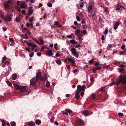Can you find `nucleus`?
<instances>
[{
  "mask_svg": "<svg viewBox=\"0 0 126 126\" xmlns=\"http://www.w3.org/2000/svg\"><path fill=\"white\" fill-rule=\"evenodd\" d=\"M40 79L41 80H43V76L41 75V73L39 71H38L36 73V78H32L30 81V85H32L33 88H36L37 85L36 84V82L38 80Z\"/></svg>",
  "mask_w": 126,
  "mask_h": 126,
  "instance_id": "1",
  "label": "nucleus"
},
{
  "mask_svg": "<svg viewBox=\"0 0 126 126\" xmlns=\"http://www.w3.org/2000/svg\"><path fill=\"white\" fill-rule=\"evenodd\" d=\"M121 82L123 84H126V76L124 77L122 76H119L118 77L116 81V84L119 85Z\"/></svg>",
  "mask_w": 126,
  "mask_h": 126,
  "instance_id": "2",
  "label": "nucleus"
},
{
  "mask_svg": "<svg viewBox=\"0 0 126 126\" xmlns=\"http://www.w3.org/2000/svg\"><path fill=\"white\" fill-rule=\"evenodd\" d=\"M16 90H19L21 93H22L24 91L26 92L27 90L25 86H21V87L18 85L15 84H13Z\"/></svg>",
  "mask_w": 126,
  "mask_h": 126,
  "instance_id": "3",
  "label": "nucleus"
},
{
  "mask_svg": "<svg viewBox=\"0 0 126 126\" xmlns=\"http://www.w3.org/2000/svg\"><path fill=\"white\" fill-rule=\"evenodd\" d=\"M86 88V86L83 85L82 86L81 85H79L77 87V89L76 91V94H79L81 91H84Z\"/></svg>",
  "mask_w": 126,
  "mask_h": 126,
  "instance_id": "4",
  "label": "nucleus"
},
{
  "mask_svg": "<svg viewBox=\"0 0 126 126\" xmlns=\"http://www.w3.org/2000/svg\"><path fill=\"white\" fill-rule=\"evenodd\" d=\"M84 122L81 119L77 120L75 124V126H84Z\"/></svg>",
  "mask_w": 126,
  "mask_h": 126,
  "instance_id": "5",
  "label": "nucleus"
},
{
  "mask_svg": "<svg viewBox=\"0 0 126 126\" xmlns=\"http://www.w3.org/2000/svg\"><path fill=\"white\" fill-rule=\"evenodd\" d=\"M71 51L73 55L77 58L78 57L79 55L76 51V49L74 47L72 48L71 50Z\"/></svg>",
  "mask_w": 126,
  "mask_h": 126,
  "instance_id": "6",
  "label": "nucleus"
},
{
  "mask_svg": "<svg viewBox=\"0 0 126 126\" xmlns=\"http://www.w3.org/2000/svg\"><path fill=\"white\" fill-rule=\"evenodd\" d=\"M20 3L21 4L20 5V6L21 8H24L27 6V5L25 4V3L24 1H21Z\"/></svg>",
  "mask_w": 126,
  "mask_h": 126,
  "instance_id": "7",
  "label": "nucleus"
},
{
  "mask_svg": "<svg viewBox=\"0 0 126 126\" xmlns=\"http://www.w3.org/2000/svg\"><path fill=\"white\" fill-rule=\"evenodd\" d=\"M32 6L29 8L28 10V14L29 15H31L33 13V10L32 9Z\"/></svg>",
  "mask_w": 126,
  "mask_h": 126,
  "instance_id": "8",
  "label": "nucleus"
},
{
  "mask_svg": "<svg viewBox=\"0 0 126 126\" xmlns=\"http://www.w3.org/2000/svg\"><path fill=\"white\" fill-rule=\"evenodd\" d=\"M27 44L28 46H29L33 48L37 46L35 44H34L32 43L28 42Z\"/></svg>",
  "mask_w": 126,
  "mask_h": 126,
  "instance_id": "9",
  "label": "nucleus"
},
{
  "mask_svg": "<svg viewBox=\"0 0 126 126\" xmlns=\"http://www.w3.org/2000/svg\"><path fill=\"white\" fill-rule=\"evenodd\" d=\"M82 114L86 116L89 115V112L87 110H86L84 111H82Z\"/></svg>",
  "mask_w": 126,
  "mask_h": 126,
  "instance_id": "10",
  "label": "nucleus"
},
{
  "mask_svg": "<svg viewBox=\"0 0 126 126\" xmlns=\"http://www.w3.org/2000/svg\"><path fill=\"white\" fill-rule=\"evenodd\" d=\"M46 54L48 55L49 56H51L53 55V53L51 50H49L47 51Z\"/></svg>",
  "mask_w": 126,
  "mask_h": 126,
  "instance_id": "11",
  "label": "nucleus"
},
{
  "mask_svg": "<svg viewBox=\"0 0 126 126\" xmlns=\"http://www.w3.org/2000/svg\"><path fill=\"white\" fill-rule=\"evenodd\" d=\"M77 36L79 40L81 41L83 40V38L82 37H83V35L80 33L78 34V35H77Z\"/></svg>",
  "mask_w": 126,
  "mask_h": 126,
  "instance_id": "12",
  "label": "nucleus"
},
{
  "mask_svg": "<svg viewBox=\"0 0 126 126\" xmlns=\"http://www.w3.org/2000/svg\"><path fill=\"white\" fill-rule=\"evenodd\" d=\"M5 20L10 21H11L12 18L11 17L9 16H7V17H5Z\"/></svg>",
  "mask_w": 126,
  "mask_h": 126,
  "instance_id": "13",
  "label": "nucleus"
},
{
  "mask_svg": "<svg viewBox=\"0 0 126 126\" xmlns=\"http://www.w3.org/2000/svg\"><path fill=\"white\" fill-rule=\"evenodd\" d=\"M80 29H77L75 31V34L76 35H78V34H80Z\"/></svg>",
  "mask_w": 126,
  "mask_h": 126,
  "instance_id": "14",
  "label": "nucleus"
},
{
  "mask_svg": "<svg viewBox=\"0 0 126 126\" xmlns=\"http://www.w3.org/2000/svg\"><path fill=\"white\" fill-rule=\"evenodd\" d=\"M119 25V23L116 22L113 27L114 29L115 30L117 29Z\"/></svg>",
  "mask_w": 126,
  "mask_h": 126,
  "instance_id": "15",
  "label": "nucleus"
},
{
  "mask_svg": "<svg viewBox=\"0 0 126 126\" xmlns=\"http://www.w3.org/2000/svg\"><path fill=\"white\" fill-rule=\"evenodd\" d=\"M68 60L70 62H71L72 64V65H74L73 64L75 63V62L74 60H73L71 58H69L68 59Z\"/></svg>",
  "mask_w": 126,
  "mask_h": 126,
  "instance_id": "16",
  "label": "nucleus"
},
{
  "mask_svg": "<svg viewBox=\"0 0 126 126\" xmlns=\"http://www.w3.org/2000/svg\"><path fill=\"white\" fill-rule=\"evenodd\" d=\"M17 77V75L16 74H14L11 76V79L12 80L16 79Z\"/></svg>",
  "mask_w": 126,
  "mask_h": 126,
  "instance_id": "17",
  "label": "nucleus"
},
{
  "mask_svg": "<svg viewBox=\"0 0 126 126\" xmlns=\"http://www.w3.org/2000/svg\"><path fill=\"white\" fill-rule=\"evenodd\" d=\"M28 125L29 126H34L35 125L34 123L33 122H29Z\"/></svg>",
  "mask_w": 126,
  "mask_h": 126,
  "instance_id": "18",
  "label": "nucleus"
},
{
  "mask_svg": "<svg viewBox=\"0 0 126 126\" xmlns=\"http://www.w3.org/2000/svg\"><path fill=\"white\" fill-rule=\"evenodd\" d=\"M70 43L73 44H76L77 43V42L74 39L70 40Z\"/></svg>",
  "mask_w": 126,
  "mask_h": 126,
  "instance_id": "19",
  "label": "nucleus"
},
{
  "mask_svg": "<svg viewBox=\"0 0 126 126\" xmlns=\"http://www.w3.org/2000/svg\"><path fill=\"white\" fill-rule=\"evenodd\" d=\"M92 9V7L90 4H89L88 8V13Z\"/></svg>",
  "mask_w": 126,
  "mask_h": 126,
  "instance_id": "20",
  "label": "nucleus"
},
{
  "mask_svg": "<svg viewBox=\"0 0 126 126\" xmlns=\"http://www.w3.org/2000/svg\"><path fill=\"white\" fill-rule=\"evenodd\" d=\"M56 63L59 65H60L61 64V61L59 60H55Z\"/></svg>",
  "mask_w": 126,
  "mask_h": 126,
  "instance_id": "21",
  "label": "nucleus"
},
{
  "mask_svg": "<svg viewBox=\"0 0 126 126\" xmlns=\"http://www.w3.org/2000/svg\"><path fill=\"white\" fill-rule=\"evenodd\" d=\"M41 123V121L40 120H39V119L37 120H36V122H35L36 124L37 125H39Z\"/></svg>",
  "mask_w": 126,
  "mask_h": 126,
  "instance_id": "22",
  "label": "nucleus"
},
{
  "mask_svg": "<svg viewBox=\"0 0 126 126\" xmlns=\"http://www.w3.org/2000/svg\"><path fill=\"white\" fill-rule=\"evenodd\" d=\"M1 122L2 123V126H5L6 125V122L5 120H1Z\"/></svg>",
  "mask_w": 126,
  "mask_h": 126,
  "instance_id": "23",
  "label": "nucleus"
},
{
  "mask_svg": "<svg viewBox=\"0 0 126 126\" xmlns=\"http://www.w3.org/2000/svg\"><path fill=\"white\" fill-rule=\"evenodd\" d=\"M20 20L21 19L19 17H17L16 18V21L18 22H19Z\"/></svg>",
  "mask_w": 126,
  "mask_h": 126,
  "instance_id": "24",
  "label": "nucleus"
},
{
  "mask_svg": "<svg viewBox=\"0 0 126 126\" xmlns=\"http://www.w3.org/2000/svg\"><path fill=\"white\" fill-rule=\"evenodd\" d=\"M6 83L9 86H12V84L10 81L8 80L7 81Z\"/></svg>",
  "mask_w": 126,
  "mask_h": 126,
  "instance_id": "25",
  "label": "nucleus"
},
{
  "mask_svg": "<svg viewBox=\"0 0 126 126\" xmlns=\"http://www.w3.org/2000/svg\"><path fill=\"white\" fill-rule=\"evenodd\" d=\"M65 111H67L68 112V113H69V114L70 113H71L72 112V111L70 109H66L65 110Z\"/></svg>",
  "mask_w": 126,
  "mask_h": 126,
  "instance_id": "26",
  "label": "nucleus"
},
{
  "mask_svg": "<svg viewBox=\"0 0 126 126\" xmlns=\"http://www.w3.org/2000/svg\"><path fill=\"white\" fill-rule=\"evenodd\" d=\"M74 34L71 33V35H67L66 36V37L68 38H72V37L73 35H74Z\"/></svg>",
  "mask_w": 126,
  "mask_h": 126,
  "instance_id": "27",
  "label": "nucleus"
},
{
  "mask_svg": "<svg viewBox=\"0 0 126 126\" xmlns=\"http://www.w3.org/2000/svg\"><path fill=\"white\" fill-rule=\"evenodd\" d=\"M50 86V84L49 82L47 81L46 83V86L47 87H49Z\"/></svg>",
  "mask_w": 126,
  "mask_h": 126,
  "instance_id": "28",
  "label": "nucleus"
},
{
  "mask_svg": "<svg viewBox=\"0 0 126 126\" xmlns=\"http://www.w3.org/2000/svg\"><path fill=\"white\" fill-rule=\"evenodd\" d=\"M81 32L82 33L84 34H85L87 33V32L85 30H84L83 31L81 30Z\"/></svg>",
  "mask_w": 126,
  "mask_h": 126,
  "instance_id": "29",
  "label": "nucleus"
},
{
  "mask_svg": "<svg viewBox=\"0 0 126 126\" xmlns=\"http://www.w3.org/2000/svg\"><path fill=\"white\" fill-rule=\"evenodd\" d=\"M11 126H15L16 125V123L14 122H11Z\"/></svg>",
  "mask_w": 126,
  "mask_h": 126,
  "instance_id": "30",
  "label": "nucleus"
},
{
  "mask_svg": "<svg viewBox=\"0 0 126 126\" xmlns=\"http://www.w3.org/2000/svg\"><path fill=\"white\" fill-rule=\"evenodd\" d=\"M54 48L57 50H58V46L57 43L55 44L54 45Z\"/></svg>",
  "mask_w": 126,
  "mask_h": 126,
  "instance_id": "31",
  "label": "nucleus"
},
{
  "mask_svg": "<svg viewBox=\"0 0 126 126\" xmlns=\"http://www.w3.org/2000/svg\"><path fill=\"white\" fill-rule=\"evenodd\" d=\"M22 37L23 38L25 39H28V37L27 36H24V34H22Z\"/></svg>",
  "mask_w": 126,
  "mask_h": 126,
  "instance_id": "32",
  "label": "nucleus"
},
{
  "mask_svg": "<svg viewBox=\"0 0 126 126\" xmlns=\"http://www.w3.org/2000/svg\"><path fill=\"white\" fill-rule=\"evenodd\" d=\"M95 69L96 70H99L101 69V68L100 66H96L95 67Z\"/></svg>",
  "mask_w": 126,
  "mask_h": 126,
  "instance_id": "33",
  "label": "nucleus"
},
{
  "mask_svg": "<svg viewBox=\"0 0 126 126\" xmlns=\"http://www.w3.org/2000/svg\"><path fill=\"white\" fill-rule=\"evenodd\" d=\"M6 58L5 57H3V58L2 60V61L1 62L2 63H4V62Z\"/></svg>",
  "mask_w": 126,
  "mask_h": 126,
  "instance_id": "34",
  "label": "nucleus"
},
{
  "mask_svg": "<svg viewBox=\"0 0 126 126\" xmlns=\"http://www.w3.org/2000/svg\"><path fill=\"white\" fill-rule=\"evenodd\" d=\"M47 4L48 6L50 7H51L52 6V4L51 3L48 2Z\"/></svg>",
  "mask_w": 126,
  "mask_h": 126,
  "instance_id": "35",
  "label": "nucleus"
},
{
  "mask_svg": "<svg viewBox=\"0 0 126 126\" xmlns=\"http://www.w3.org/2000/svg\"><path fill=\"white\" fill-rule=\"evenodd\" d=\"M40 41L41 42V43H40V45H42L44 43V41L43 39H41L40 40Z\"/></svg>",
  "mask_w": 126,
  "mask_h": 126,
  "instance_id": "36",
  "label": "nucleus"
},
{
  "mask_svg": "<svg viewBox=\"0 0 126 126\" xmlns=\"http://www.w3.org/2000/svg\"><path fill=\"white\" fill-rule=\"evenodd\" d=\"M9 41L13 43L14 42V41L13 40V39L12 38H11L9 39Z\"/></svg>",
  "mask_w": 126,
  "mask_h": 126,
  "instance_id": "37",
  "label": "nucleus"
},
{
  "mask_svg": "<svg viewBox=\"0 0 126 126\" xmlns=\"http://www.w3.org/2000/svg\"><path fill=\"white\" fill-rule=\"evenodd\" d=\"M75 96L76 97V98L77 99L79 98V97H80V96H79V94H75Z\"/></svg>",
  "mask_w": 126,
  "mask_h": 126,
  "instance_id": "38",
  "label": "nucleus"
},
{
  "mask_svg": "<svg viewBox=\"0 0 126 126\" xmlns=\"http://www.w3.org/2000/svg\"><path fill=\"white\" fill-rule=\"evenodd\" d=\"M65 112H64V111H63V114H65L66 115L68 116V112L67 111H65Z\"/></svg>",
  "mask_w": 126,
  "mask_h": 126,
  "instance_id": "39",
  "label": "nucleus"
},
{
  "mask_svg": "<svg viewBox=\"0 0 126 126\" xmlns=\"http://www.w3.org/2000/svg\"><path fill=\"white\" fill-rule=\"evenodd\" d=\"M95 94H93L92 95V98H93V99H94H94H95V98H96V97H95Z\"/></svg>",
  "mask_w": 126,
  "mask_h": 126,
  "instance_id": "40",
  "label": "nucleus"
},
{
  "mask_svg": "<svg viewBox=\"0 0 126 126\" xmlns=\"http://www.w3.org/2000/svg\"><path fill=\"white\" fill-rule=\"evenodd\" d=\"M43 78H44V80H46L47 79V76L46 74L45 75Z\"/></svg>",
  "mask_w": 126,
  "mask_h": 126,
  "instance_id": "41",
  "label": "nucleus"
},
{
  "mask_svg": "<svg viewBox=\"0 0 126 126\" xmlns=\"http://www.w3.org/2000/svg\"><path fill=\"white\" fill-rule=\"evenodd\" d=\"M47 48V47H46V46H43V47H41V49L42 51H44V48Z\"/></svg>",
  "mask_w": 126,
  "mask_h": 126,
  "instance_id": "42",
  "label": "nucleus"
},
{
  "mask_svg": "<svg viewBox=\"0 0 126 126\" xmlns=\"http://www.w3.org/2000/svg\"><path fill=\"white\" fill-rule=\"evenodd\" d=\"M124 71V69L123 68L120 69L119 71L120 73H122Z\"/></svg>",
  "mask_w": 126,
  "mask_h": 126,
  "instance_id": "43",
  "label": "nucleus"
},
{
  "mask_svg": "<svg viewBox=\"0 0 126 126\" xmlns=\"http://www.w3.org/2000/svg\"><path fill=\"white\" fill-rule=\"evenodd\" d=\"M1 19H4V20H5V16H3L2 14H1Z\"/></svg>",
  "mask_w": 126,
  "mask_h": 126,
  "instance_id": "44",
  "label": "nucleus"
},
{
  "mask_svg": "<svg viewBox=\"0 0 126 126\" xmlns=\"http://www.w3.org/2000/svg\"><path fill=\"white\" fill-rule=\"evenodd\" d=\"M108 29H106L105 30V32H104V34H107L108 33Z\"/></svg>",
  "mask_w": 126,
  "mask_h": 126,
  "instance_id": "45",
  "label": "nucleus"
},
{
  "mask_svg": "<svg viewBox=\"0 0 126 126\" xmlns=\"http://www.w3.org/2000/svg\"><path fill=\"white\" fill-rule=\"evenodd\" d=\"M118 115L119 116H122L123 115V114L122 113L119 112L118 113Z\"/></svg>",
  "mask_w": 126,
  "mask_h": 126,
  "instance_id": "46",
  "label": "nucleus"
},
{
  "mask_svg": "<svg viewBox=\"0 0 126 126\" xmlns=\"http://www.w3.org/2000/svg\"><path fill=\"white\" fill-rule=\"evenodd\" d=\"M59 23V22L57 21H55L54 22V24L55 25H58Z\"/></svg>",
  "mask_w": 126,
  "mask_h": 126,
  "instance_id": "47",
  "label": "nucleus"
},
{
  "mask_svg": "<svg viewBox=\"0 0 126 126\" xmlns=\"http://www.w3.org/2000/svg\"><path fill=\"white\" fill-rule=\"evenodd\" d=\"M81 45H80L78 44L76 46H74V47L76 48H78L80 47Z\"/></svg>",
  "mask_w": 126,
  "mask_h": 126,
  "instance_id": "48",
  "label": "nucleus"
},
{
  "mask_svg": "<svg viewBox=\"0 0 126 126\" xmlns=\"http://www.w3.org/2000/svg\"><path fill=\"white\" fill-rule=\"evenodd\" d=\"M33 17H32L31 18H30L29 20V21L30 22H32L33 19Z\"/></svg>",
  "mask_w": 126,
  "mask_h": 126,
  "instance_id": "49",
  "label": "nucleus"
},
{
  "mask_svg": "<svg viewBox=\"0 0 126 126\" xmlns=\"http://www.w3.org/2000/svg\"><path fill=\"white\" fill-rule=\"evenodd\" d=\"M33 55H34L33 52H32V53L30 54L29 55V56L30 57H32L33 56Z\"/></svg>",
  "mask_w": 126,
  "mask_h": 126,
  "instance_id": "50",
  "label": "nucleus"
},
{
  "mask_svg": "<svg viewBox=\"0 0 126 126\" xmlns=\"http://www.w3.org/2000/svg\"><path fill=\"white\" fill-rule=\"evenodd\" d=\"M93 60H94V59H92V60H90V61H89V63L91 64H92L93 62Z\"/></svg>",
  "mask_w": 126,
  "mask_h": 126,
  "instance_id": "51",
  "label": "nucleus"
},
{
  "mask_svg": "<svg viewBox=\"0 0 126 126\" xmlns=\"http://www.w3.org/2000/svg\"><path fill=\"white\" fill-rule=\"evenodd\" d=\"M103 19L101 18H100L99 19V21L100 22H101L103 21Z\"/></svg>",
  "mask_w": 126,
  "mask_h": 126,
  "instance_id": "52",
  "label": "nucleus"
},
{
  "mask_svg": "<svg viewBox=\"0 0 126 126\" xmlns=\"http://www.w3.org/2000/svg\"><path fill=\"white\" fill-rule=\"evenodd\" d=\"M76 18L77 20L78 21H80V18L78 16H76Z\"/></svg>",
  "mask_w": 126,
  "mask_h": 126,
  "instance_id": "53",
  "label": "nucleus"
},
{
  "mask_svg": "<svg viewBox=\"0 0 126 126\" xmlns=\"http://www.w3.org/2000/svg\"><path fill=\"white\" fill-rule=\"evenodd\" d=\"M9 62L8 61H6L5 62L4 64H8L9 63Z\"/></svg>",
  "mask_w": 126,
  "mask_h": 126,
  "instance_id": "54",
  "label": "nucleus"
},
{
  "mask_svg": "<svg viewBox=\"0 0 126 126\" xmlns=\"http://www.w3.org/2000/svg\"><path fill=\"white\" fill-rule=\"evenodd\" d=\"M112 47V45L111 44L109 45L107 47L108 48H111Z\"/></svg>",
  "mask_w": 126,
  "mask_h": 126,
  "instance_id": "55",
  "label": "nucleus"
},
{
  "mask_svg": "<svg viewBox=\"0 0 126 126\" xmlns=\"http://www.w3.org/2000/svg\"><path fill=\"white\" fill-rule=\"evenodd\" d=\"M119 53L121 55H122L124 53V52L123 51H121L119 52Z\"/></svg>",
  "mask_w": 126,
  "mask_h": 126,
  "instance_id": "56",
  "label": "nucleus"
},
{
  "mask_svg": "<svg viewBox=\"0 0 126 126\" xmlns=\"http://www.w3.org/2000/svg\"><path fill=\"white\" fill-rule=\"evenodd\" d=\"M43 5V4L42 3H40L39 4V6H38V8H40L41 6H42Z\"/></svg>",
  "mask_w": 126,
  "mask_h": 126,
  "instance_id": "57",
  "label": "nucleus"
},
{
  "mask_svg": "<svg viewBox=\"0 0 126 126\" xmlns=\"http://www.w3.org/2000/svg\"><path fill=\"white\" fill-rule=\"evenodd\" d=\"M26 32H27L28 34L29 35H30L31 33V32H30V31L29 30H27V31H26Z\"/></svg>",
  "mask_w": 126,
  "mask_h": 126,
  "instance_id": "58",
  "label": "nucleus"
},
{
  "mask_svg": "<svg viewBox=\"0 0 126 126\" xmlns=\"http://www.w3.org/2000/svg\"><path fill=\"white\" fill-rule=\"evenodd\" d=\"M78 71V70L77 69H75L73 71V72L75 73H76Z\"/></svg>",
  "mask_w": 126,
  "mask_h": 126,
  "instance_id": "59",
  "label": "nucleus"
},
{
  "mask_svg": "<svg viewBox=\"0 0 126 126\" xmlns=\"http://www.w3.org/2000/svg\"><path fill=\"white\" fill-rule=\"evenodd\" d=\"M16 3L17 5H20V2L19 1H17L16 2Z\"/></svg>",
  "mask_w": 126,
  "mask_h": 126,
  "instance_id": "60",
  "label": "nucleus"
},
{
  "mask_svg": "<svg viewBox=\"0 0 126 126\" xmlns=\"http://www.w3.org/2000/svg\"><path fill=\"white\" fill-rule=\"evenodd\" d=\"M26 50L28 51V52H30V49H29V48H27V47H26Z\"/></svg>",
  "mask_w": 126,
  "mask_h": 126,
  "instance_id": "61",
  "label": "nucleus"
},
{
  "mask_svg": "<svg viewBox=\"0 0 126 126\" xmlns=\"http://www.w3.org/2000/svg\"><path fill=\"white\" fill-rule=\"evenodd\" d=\"M37 55L38 56H40L41 55V53L40 52H38L37 53Z\"/></svg>",
  "mask_w": 126,
  "mask_h": 126,
  "instance_id": "62",
  "label": "nucleus"
},
{
  "mask_svg": "<svg viewBox=\"0 0 126 126\" xmlns=\"http://www.w3.org/2000/svg\"><path fill=\"white\" fill-rule=\"evenodd\" d=\"M125 47V46L124 45H123L121 47V48L122 49H124Z\"/></svg>",
  "mask_w": 126,
  "mask_h": 126,
  "instance_id": "63",
  "label": "nucleus"
},
{
  "mask_svg": "<svg viewBox=\"0 0 126 126\" xmlns=\"http://www.w3.org/2000/svg\"><path fill=\"white\" fill-rule=\"evenodd\" d=\"M125 66L123 64H121L119 66V67L121 68H123Z\"/></svg>",
  "mask_w": 126,
  "mask_h": 126,
  "instance_id": "64",
  "label": "nucleus"
}]
</instances>
